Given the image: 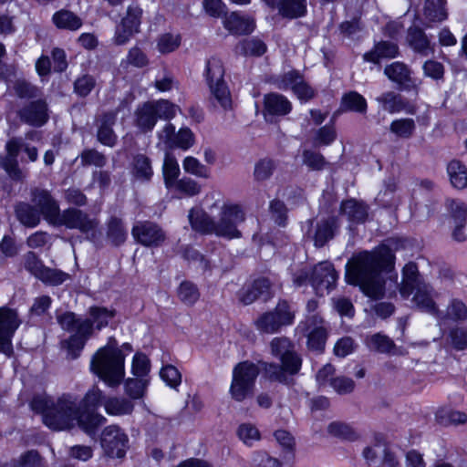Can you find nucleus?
I'll list each match as a JSON object with an SVG mask.
<instances>
[{
	"label": "nucleus",
	"instance_id": "1",
	"mask_svg": "<svg viewBox=\"0 0 467 467\" xmlns=\"http://www.w3.org/2000/svg\"><path fill=\"white\" fill-rule=\"evenodd\" d=\"M393 258L391 250L386 245L355 254L346 265L345 278L348 284L358 285L368 297L379 299L384 296L385 285L381 272L391 266Z\"/></svg>",
	"mask_w": 467,
	"mask_h": 467
},
{
	"label": "nucleus",
	"instance_id": "2",
	"mask_svg": "<svg viewBox=\"0 0 467 467\" xmlns=\"http://www.w3.org/2000/svg\"><path fill=\"white\" fill-rule=\"evenodd\" d=\"M30 406L34 411L42 414L44 424L54 431L75 426L81 408L78 398L70 394H63L57 399L37 395L33 398Z\"/></svg>",
	"mask_w": 467,
	"mask_h": 467
},
{
	"label": "nucleus",
	"instance_id": "3",
	"mask_svg": "<svg viewBox=\"0 0 467 467\" xmlns=\"http://www.w3.org/2000/svg\"><path fill=\"white\" fill-rule=\"evenodd\" d=\"M272 355L280 360L275 363H262L265 378L271 381L290 384L291 377L296 375L302 365V359L295 349V345L287 337H275L271 343Z\"/></svg>",
	"mask_w": 467,
	"mask_h": 467
},
{
	"label": "nucleus",
	"instance_id": "4",
	"mask_svg": "<svg viewBox=\"0 0 467 467\" xmlns=\"http://www.w3.org/2000/svg\"><path fill=\"white\" fill-rule=\"evenodd\" d=\"M125 356L115 338L109 337L106 346L99 348L90 360V370L107 386L118 387L125 376Z\"/></svg>",
	"mask_w": 467,
	"mask_h": 467
},
{
	"label": "nucleus",
	"instance_id": "5",
	"mask_svg": "<svg viewBox=\"0 0 467 467\" xmlns=\"http://www.w3.org/2000/svg\"><path fill=\"white\" fill-rule=\"evenodd\" d=\"M337 277L333 265L325 261L316 265L311 273L305 268L294 273L293 282L296 286H301L309 281L316 294L324 296L335 287Z\"/></svg>",
	"mask_w": 467,
	"mask_h": 467
},
{
	"label": "nucleus",
	"instance_id": "6",
	"mask_svg": "<svg viewBox=\"0 0 467 467\" xmlns=\"http://www.w3.org/2000/svg\"><path fill=\"white\" fill-rule=\"evenodd\" d=\"M176 110L177 107L165 99L145 102L135 110V126L147 133L153 130L159 119L169 120L174 118Z\"/></svg>",
	"mask_w": 467,
	"mask_h": 467
},
{
	"label": "nucleus",
	"instance_id": "7",
	"mask_svg": "<svg viewBox=\"0 0 467 467\" xmlns=\"http://www.w3.org/2000/svg\"><path fill=\"white\" fill-rule=\"evenodd\" d=\"M204 76L213 99L224 109L232 108V98L223 79L224 67L220 58L213 57L206 62Z\"/></svg>",
	"mask_w": 467,
	"mask_h": 467
},
{
	"label": "nucleus",
	"instance_id": "8",
	"mask_svg": "<svg viewBox=\"0 0 467 467\" xmlns=\"http://www.w3.org/2000/svg\"><path fill=\"white\" fill-rule=\"evenodd\" d=\"M259 368L249 361L238 363L233 370V379L230 386V395L238 402L244 401L254 393L255 379Z\"/></svg>",
	"mask_w": 467,
	"mask_h": 467
},
{
	"label": "nucleus",
	"instance_id": "9",
	"mask_svg": "<svg viewBox=\"0 0 467 467\" xmlns=\"http://www.w3.org/2000/svg\"><path fill=\"white\" fill-rule=\"evenodd\" d=\"M99 222L77 208H67L64 211H59L57 219L54 221L52 226L59 227L65 226L67 229H76L79 232L86 234L88 239L93 240L96 236V229Z\"/></svg>",
	"mask_w": 467,
	"mask_h": 467
},
{
	"label": "nucleus",
	"instance_id": "10",
	"mask_svg": "<svg viewBox=\"0 0 467 467\" xmlns=\"http://www.w3.org/2000/svg\"><path fill=\"white\" fill-rule=\"evenodd\" d=\"M244 220L245 213L239 204L224 203L219 220L215 222V234L227 239L240 238L241 232L237 227Z\"/></svg>",
	"mask_w": 467,
	"mask_h": 467
},
{
	"label": "nucleus",
	"instance_id": "11",
	"mask_svg": "<svg viewBox=\"0 0 467 467\" xmlns=\"http://www.w3.org/2000/svg\"><path fill=\"white\" fill-rule=\"evenodd\" d=\"M295 315L285 301H281L272 311L265 312L255 320L256 328L263 333L273 334L283 326L291 325Z\"/></svg>",
	"mask_w": 467,
	"mask_h": 467
},
{
	"label": "nucleus",
	"instance_id": "12",
	"mask_svg": "<svg viewBox=\"0 0 467 467\" xmlns=\"http://www.w3.org/2000/svg\"><path fill=\"white\" fill-rule=\"evenodd\" d=\"M100 445L106 456L120 459L129 448V438L119 426L110 425L102 431Z\"/></svg>",
	"mask_w": 467,
	"mask_h": 467
},
{
	"label": "nucleus",
	"instance_id": "13",
	"mask_svg": "<svg viewBox=\"0 0 467 467\" xmlns=\"http://www.w3.org/2000/svg\"><path fill=\"white\" fill-rule=\"evenodd\" d=\"M25 268L37 279L46 284L57 285L67 280L68 275L57 269L46 267L34 252H27L24 256Z\"/></svg>",
	"mask_w": 467,
	"mask_h": 467
},
{
	"label": "nucleus",
	"instance_id": "14",
	"mask_svg": "<svg viewBox=\"0 0 467 467\" xmlns=\"http://www.w3.org/2000/svg\"><path fill=\"white\" fill-rule=\"evenodd\" d=\"M20 324L16 310L6 306L0 307V352H12V338Z\"/></svg>",
	"mask_w": 467,
	"mask_h": 467
},
{
	"label": "nucleus",
	"instance_id": "15",
	"mask_svg": "<svg viewBox=\"0 0 467 467\" xmlns=\"http://www.w3.org/2000/svg\"><path fill=\"white\" fill-rule=\"evenodd\" d=\"M31 201L47 223L52 225L60 208L51 193L47 190L35 188L31 191Z\"/></svg>",
	"mask_w": 467,
	"mask_h": 467
},
{
	"label": "nucleus",
	"instance_id": "16",
	"mask_svg": "<svg viewBox=\"0 0 467 467\" xmlns=\"http://www.w3.org/2000/svg\"><path fill=\"white\" fill-rule=\"evenodd\" d=\"M445 205L453 223L452 238L457 242L466 241L467 204L458 199H448Z\"/></svg>",
	"mask_w": 467,
	"mask_h": 467
},
{
	"label": "nucleus",
	"instance_id": "17",
	"mask_svg": "<svg viewBox=\"0 0 467 467\" xmlns=\"http://www.w3.org/2000/svg\"><path fill=\"white\" fill-rule=\"evenodd\" d=\"M131 234L134 239L144 246H159L165 240L164 232L151 222L137 223Z\"/></svg>",
	"mask_w": 467,
	"mask_h": 467
},
{
	"label": "nucleus",
	"instance_id": "18",
	"mask_svg": "<svg viewBox=\"0 0 467 467\" xmlns=\"http://www.w3.org/2000/svg\"><path fill=\"white\" fill-rule=\"evenodd\" d=\"M303 325L307 332L308 348L316 351H322L327 337L323 318L318 315L313 314L306 317Z\"/></svg>",
	"mask_w": 467,
	"mask_h": 467
},
{
	"label": "nucleus",
	"instance_id": "19",
	"mask_svg": "<svg viewBox=\"0 0 467 467\" xmlns=\"http://www.w3.org/2000/svg\"><path fill=\"white\" fill-rule=\"evenodd\" d=\"M21 140L13 138L5 145L6 154L0 157V167L14 180L21 181L25 174L18 167L17 155L22 148Z\"/></svg>",
	"mask_w": 467,
	"mask_h": 467
},
{
	"label": "nucleus",
	"instance_id": "20",
	"mask_svg": "<svg viewBox=\"0 0 467 467\" xmlns=\"http://www.w3.org/2000/svg\"><path fill=\"white\" fill-rule=\"evenodd\" d=\"M384 74L392 82L398 85L400 90L417 89V83L411 78V70L402 62H393L387 65L384 68Z\"/></svg>",
	"mask_w": 467,
	"mask_h": 467
},
{
	"label": "nucleus",
	"instance_id": "21",
	"mask_svg": "<svg viewBox=\"0 0 467 467\" xmlns=\"http://www.w3.org/2000/svg\"><path fill=\"white\" fill-rule=\"evenodd\" d=\"M267 5L275 8L278 15L285 19L301 18L307 13L306 0H268Z\"/></svg>",
	"mask_w": 467,
	"mask_h": 467
},
{
	"label": "nucleus",
	"instance_id": "22",
	"mask_svg": "<svg viewBox=\"0 0 467 467\" xmlns=\"http://www.w3.org/2000/svg\"><path fill=\"white\" fill-rule=\"evenodd\" d=\"M413 293L412 302L420 311L436 318H441V311L439 310L434 301V290L429 284L421 285Z\"/></svg>",
	"mask_w": 467,
	"mask_h": 467
},
{
	"label": "nucleus",
	"instance_id": "23",
	"mask_svg": "<svg viewBox=\"0 0 467 467\" xmlns=\"http://www.w3.org/2000/svg\"><path fill=\"white\" fill-rule=\"evenodd\" d=\"M272 296V283L266 277H259L251 285L244 287L239 298L244 305H250L256 299L263 297L265 300Z\"/></svg>",
	"mask_w": 467,
	"mask_h": 467
},
{
	"label": "nucleus",
	"instance_id": "24",
	"mask_svg": "<svg viewBox=\"0 0 467 467\" xmlns=\"http://www.w3.org/2000/svg\"><path fill=\"white\" fill-rule=\"evenodd\" d=\"M19 116L24 122L40 127L48 119L47 105L43 99L32 101L20 110Z\"/></svg>",
	"mask_w": 467,
	"mask_h": 467
},
{
	"label": "nucleus",
	"instance_id": "25",
	"mask_svg": "<svg viewBox=\"0 0 467 467\" xmlns=\"http://www.w3.org/2000/svg\"><path fill=\"white\" fill-rule=\"evenodd\" d=\"M426 284L420 275L418 266L415 263L410 262L402 269V281L400 293L402 297L409 298L421 285Z\"/></svg>",
	"mask_w": 467,
	"mask_h": 467
},
{
	"label": "nucleus",
	"instance_id": "26",
	"mask_svg": "<svg viewBox=\"0 0 467 467\" xmlns=\"http://www.w3.org/2000/svg\"><path fill=\"white\" fill-rule=\"evenodd\" d=\"M265 113L271 116H285L292 110V103L289 99L276 92H271L264 97Z\"/></svg>",
	"mask_w": 467,
	"mask_h": 467
},
{
	"label": "nucleus",
	"instance_id": "27",
	"mask_svg": "<svg viewBox=\"0 0 467 467\" xmlns=\"http://www.w3.org/2000/svg\"><path fill=\"white\" fill-rule=\"evenodd\" d=\"M130 174L135 182H149L153 176L150 159L145 154H136L130 163Z\"/></svg>",
	"mask_w": 467,
	"mask_h": 467
},
{
	"label": "nucleus",
	"instance_id": "28",
	"mask_svg": "<svg viewBox=\"0 0 467 467\" xmlns=\"http://www.w3.org/2000/svg\"><path fill=\"white\" fill-rule=\"evenodd\" d=\"M223 26L234 35H248L254 29V21L250 16H241L237 12H233L225 16Z\"/></svg>",
	"mask_w": 467,
	"mask_h": 467
},
{
	"label": "nucleus",
	"instance_id": "29",
	"mask_svg": "<svg viewBox=\"0 0 467 467\" xmlns=\"http://www.w3.org/2000/svg\"><path fill=\"white\" fill-rule=\"evenodd\" d=\"M92 335V327H89L87 324H83L79 327V332L74 333L71 335L67 340L64 342L66 346L68 355L71 358H77L82 349L84 348L86 342Z\"/></svg>",
	"mask_w": 467,
	"mask_h": 467
},
{
	"label": "nucleus",
	"instance_id": "30",
	"mask_svg": "<svg viewBox=\"0 0 467 467\" xmlns=\"http://www.w3.org/2000/svg\"><path fill=\"white\" fill-rule=\"evenodd\" d=\"M340 213L346 215L348 221L354 223H364L368 215V206L355 199H349L342 202Z\"/></svg>",
	"mask_w": 467,
	"mask_h": 467
},
{
	"label": "nucleus",
	"instance_id": "31",
	"mask_svg": "<svg viewBox=\"0 0 467 467\" xmlns=\"http://www.w3.org/2000/svg\"><path fill=\"white\" fill-rule=\"evenodd\" d=\"M399 54L398 46L389 41H379L375 44L372 50L364 54V59L374 64L379 63L380 59L394 58Z\"/></svg>",
	"mask_w": 467,
	"mask_h": 467
},
{
	"label": "nucleus",
	"instance_id": "32",
	"mask_svg": "<svg viewBox=\"0 0 467 467\" xmlns=\"http://www.w3.org/2000/svg\"><path fill=\"white\" fill-rule=\"evenodd\" d=\"M15 213L18 222L26 227L33 228L41 222V214L38 210L26 202H17L15 205Z\"/></svg>",
	"mask_w": 467,
	"mask_h": 467
},
{
	"label": "nucleus",
	"instance_id": "33",
	"mask_svg": "<svg viewBox=\"0 0 467 467\" xmlns=\"http://www.w3.org/2000/svg\"><path fill=\"white\" fill-rule=\"evenodd\" d=\"M188 218L194 231L202 234H215V221L204 211L192 208L189 212Z\"/></svg>",
	"mask_w": 467,
	"mask_h": 467
},
{
	"label": "nucleus",
	"instance_id": "34",
	"mask_svg": "<svg viewBox=\"0 0 467 467\" xmlns=\"http://www.w3.org/2000/svg\"><path fill=\"white\" fill-rule=\"evenodd\" d=\"M407 41L410 47L421 55L427 56L431 51L430 40L419 27H410L408 30Z\"/></svg>",
	"mask_w": 467,
	"mask_h": 467
},
{
	"label": "nucleus",
	"instance_id": "35",
	"mask_svg": "<svg viewBox=\"0 0 467 467\" xmlns=\"http://www.w3.org/2000/svg\"><path fill=\"white\" fill-rule=\"evenodd\" d=\"M105 410L109 415H128L133 411L134 404L128 399L120 397H109L104 402Z\"/></svg>",
	"mask_w": 467,
	"mask_h": 467
},
{
	"label": "nucleus",
	"instance_id": "36",
	"mask_svg": "<svg viewBox=\"0 0 467 467\" xmlns=\"http://www.w3.org/2000/svg\"><path fill=\"white\" fill-rule=\"evenodd\" d=\"M337 228V220L334 217L318 222L314 236L315 245L317 247L325 245L328 240L333 238Z\"/></svg>",
	"mask_w": 467,
	"mask_h": 467
},
{
	"label": "nucleus",
	"instance_id": "37",
	"mask_svg": "<svg viewBox=\"0 0 467 467\" xmlns=\"http://www.w3.org/2000/svg\"><path fill=\"white\" fill-rule=\"evenodd\" d=\"M116 117L113 113L103 115L101 124L98 130V140L104 145L113 147L117 141L112 126L115 123Z\"/></svg>",
	"mask_w": 467,
	"mask_h": 467
},
{
	"label": "nucleus",
	"instance_id": "38",
	"mask_svg": "<svg viewBox=\"0 0 467 467\" xmlns=\"http://www.w3.org/2000/svg\"><path fill=\"white\" fill-rule=\"evenodd\" d=\"M376 101L381 105L384 110L389 113H397L403 110L406 103L401 95L394 91H387L376 98Z\"/></svg>",
	"mask_w": 467,
	"mask_h": 467
},
{
	"label": "nucleus",
	"instance_id": "39",
	"mask_svg": "<svg viewBox=\"0 0 467 467\" xmlns=\"http://www.w3.org/2000/svg\"><path fill=\"white\" fill-rule=\"evenodd\" d=\"M303 77L298 70L292 69L283 74L273 76L270 78V82L278 89H291L293 91Z\"/></svg>",
	"mask_w": 467,
	"mask_h": 467
},
{
	"label": "nucleus",
	"instance_id": "40",
	"mask_svg": "<svg viewBox=\"0 0 467 467\" xmlns=\"http://www.w3.org/2000/svg\"><path fill=\"white\" fill-rule=\"evenodd\" d=\"M450 181L453 187L464 189L467 186V168L459 161H451L447 167Z\"/></svg>",
	"mask_w": 467,
	"mask_h": 467
},
{
	"label": "nucleus",
	"instance_id": "41",
	"mask_svg": "<svg viewBox=\"0 0 467 467\" xmlns=\"http://www.w3.org/2000/svg\"><path fill=\"white\" fill-rule=\"evenodd\" d=\"M52 19L57 27L61 29L75 31L82 26L81 19L67 10L57 11L54 14Z\"/></svg>",
	"mask_w": 467,
	"mask_h": 467
},
{
	"label": "nucleus",
	"instance_id": "42",
	"mask_svg": "<svg viewBox=\"0 0 467 467\" xmlns=\"http://www.w3.org/2000/svg\"><path fill=\"white\" fill-rule=\"evenodd\" d=\"M127 230L123 223L117 217H111L108 222L107 237L113 245H120L127 239Z\"/></svg>",
	"mask_w": 467,
	"mask_h": 467
},
{
	"label": "nucleus",
	"instance_id": "43",
	"mask_svg": "<svg viewBox=\"0 0 467 467\" xmlns=\"http://www.w3.org/2000/svg\"><path fill=\"white\" fill-rule=\"evenodd\" d=\"M365 343L370 350L379 353H389L395 348L393 340L381 333L368 336Z\"/></svg>",
	"mask_w": 467,
	"mask_h": 467
},
{
	"label": "nucleus",
	"instance_id": "44",
	"mask_svg": "<svg viewBox=\"0 0 467 467\" xmlns=\"http://www.w3.org/2000/svg\"><path fill=\"white\" fill-rule=\"evenodd\" d=\"M446 0H426L424 16L431 22H441L447 18Z\"/></svg>",
	"mask_w": 467,
	"mask_h": 467
},
{
	"label": "nucleus",
	"instance_id": "45",
	"mask_svg": "<svg viewBox=\"0 0 467 467\" xmlns=\"http://www.w3.org/2000/svg\"><path fill=\"white\" fill-rule=\"evenodd\" d=\"M105 418L99 414L90 411H83L80 408L79 417L76 420L78 424L87 433H92L95 430L104 423Z\"/></svg>",
	"mask_w": 467,
	"mask_h": 467
},
{
	"label": "nucleus",
	"instance_id": "46",
	"mask_svg": "<svg viewBox=\"0 0 467 467\" xmlns=\"http://www.w3.org/2000/svg\"><path fill=\"white\" fill-rule=\"evenodd\" d=\"M57 323L60 325L62 329L68 332H79V327L85 323L89 327H92V322L89 319H83L78 317L73 312H65L57 317Z\"/></svg>",
	"mask_w": 467,
	"mask_h": 467
},
{
	"label": "nucleus",
	"instance_id": "47",
	"mask_svg": "<svg viewBox=\"0 0 467 467\" xmlns=\"http://www.w3.org/2000/svg\"><path fill=\"white\" fill-rule=\"evenodd\" d=\"M341 109L363 113L367 110V102L363 96L356 91H350L342 97Z\"/></svg>",
	"mask_w": 467,
	"mask_h": 467
},
{
	"label": "nucleus",
	"instance_id": "48",
	"mask_svg": "<svg viewBox=\"0 0 467 467\" xmlns=\"http://www.w3.org/2000/svg\"><path fill=\"white\" fill-rule=\"evenodd\" d=\"M162 171L165 186L168 189H172L173 184L178 181L177 178L180 174L179 164L173 156L166 154Z\"/></svg>",
	"mask_w": 467,
	"mask_h": 467
},
{
	"label": "nucleus",
	"instance_id": "49",
	"mask_svg": "<svg viewBox=\"0 0 467 467\" xmlns=\"http://www.w3.org/2000/svg\"><path fill=\"white\" fill-rule=\"evenodd\" d=\"M275 438L282 447L284 459L292 462L295 457L296 441L294 437L285 430H278L275 432Z\"/></svg>",
	"mask_w": 467,
	"mask_h": 467
},
{
	"label": "nucleus",
	"instance_id": "50",
	"mask_svg": "<svg viewBox=\"0 0 467 467\" xmlns=\"http://www.w3.org/2000/svg\"><path fill=\"white\" fill-rule=\"evenodd\" d=\"M451 319L453 321H464L467 319V306L466 305L459 300L452 299L447 306L446 314L441 312V318L438 320L444 321L445 319Z\"/></svg>",
	"mask_w": 467,
	"mask_h": 467
},
{
	"label": "nucleus",
	"instance_id": "51",
	"mask_svg": "<svg viewBox=\"0 0 467 467\" xmlns=\"http://www.w3.org/2000/svg\"><path fill=\"white\" fill-rule=\"evenodd\" d=\"M415 129V121L409 118L395 119L389 126L390 132L401 139L410 138L413 135Z\"/></svg>",
	"mask_w": 467,
	"mask_h": 467
},
{
	"label": "nucleus",
	"instance_id": "52",
	"mask_svg": "<svg viewBox=\"0 0 467 467\" xmlns=\"http://www.w3.org/2000/svg\"><path fill=\"white\" fill-rule=\"evenodd\" d=\"M180 34L164 33L157 40V48L161 54H168L175 51L181 45Z\"/></svg>",
	"mask_w": 467,
	"mask_h": 467
},
{
	"label": "nucleus",
	"instance_id": "53",
	"mask_svg": "<svg viewBox=\"0 0 467 467\" xmlns=\"http://www.w3.org/2000/svg\"><path fill=\"white\" fill-rule=\"evenodd\" d=\"M396 191L397 182L395 179L389 178L384 182V189L381 190L378 194V202L386 207H391L393 205H396L397 200L394 195Z\"/></svg>",
	"mask_w": 467,
	"mask_h": 467
},
{
	"label": "nucleus",
	"instance_id": "54",
	"mask_svg": "<svg viewBox=\"0 0 467 467\" xmlns=\"http://www.w3.org/2000/svg\"><path fill=\"white\" fill-rule=\"evenodd\" d=\"M92 326L95 324L97 329L107 327L109 320L115 316L114 311L105 307L92 306L88 310Z\"/></svg>",
	"mask_w": 467,
	"mask_h": 467
},
{
	"label": "nucleus",
	"instance_id": "55",
	"mask_svg": "<svg viewBox=\"0 0 467 467\" xmlns=\"http://www.w3.org/2000/svg\"><path fill=\"white\" fill-rule=\"evenodd\" d=\"M178 296L183 304L192 306L198 301L200 293L194 284L189 281H184L178 288Z\"/></svg>",
	"mask_w": 467,
	"mask_h": 467
},
{
	"label": "nucleus",
	"instance_id": "56",
	"mask_svg": "<svg viewBox=\"0 0 467 467\" xmlns=\"http://www.w3.org/2000/svg\"><path fill=\"white\" fill-rule=\"evenodd\" d=\"M149 380L146 379H128L125 381V393L133 400L140 399L144 396Z\"/></svg>",
	"mask_w": 467,
	"mask_h": 467
},
{
	"label": "nucleus",
	"instance_id": "57",
	"mask_svg": "<svg viewBox=\"0 0 467 467\" xmlns=\"http://www.w3.org/2000/svg\"><path fill=\"white\" fill-rule=\"evenodd\" d=\"M275 162L271 159H262L255 163L254 177L257 182L268 180L275 170Z\"/></svg>",
	"mask_w": 467,
	"mask_h": 467
},
{
	"label": "nucleus",
	"instance_id": "58",
	"mask_svg": "<svg viewBox=\"0 0 467 467\" xmlns=\"http://www.w3.org/2000/svg\"><path fill=\"white\" fill-rule=\"evenodd\" d=\"M142 9L139 5H130L127 8L125 16L120 20L125 26L133 29L136 33L140 32L141 24Z\"/></svg>",
	"mask_w": 467,
	"mask_h": 467
},
{
	"label": "nucleus",
	"instance_id": "59",
	"mask_svg": "<svg viewBox=\"0 0 467 467\" xmlns=\"http://www.w3.org/2000/svg\"><path fill=\"white\" fill-rule=\"evenodd\" d=\"M194 141L193 132L189 128H182L176 132L171 148H179L186 150L194 144Z\"/></svg>",
	"mask_w": 467,
	"mask_h": 467
},
{
	"label": "nucleus",
	"instance_id": "60",
	"mask_svg": "<svg viewBox=\"0 0 467 467\" xmlns=\"http://www.w3.org/2000/svg\"><path fill=\"white\" fill-rule=\"evenodd\" d=\"M303 163L313 171H321L327 164L325 157L317 151L305 150L302 154Z\"/></svg>",
	"mask_w": 467,
	"mask_h": 467
},
{
	"label": "nucleus",
	"instance_id": "61",
	"mask_svg": "<svg viewBox=\"0 0 467 467\" xmlns=\"http://www.w3.org/2000/svg\"><path fill=\"white\" fill-rule=\"evenodd\" d=\"M237 435L246 445H253L254 441H259L261 436L257 428L251 423H243L237 430Z\"/></svg>",
	"mask_w": 467,
	"mask_h": 467
},
{
	"label": "nucleus",
	"instance_id": "62",
	"mask_svg": "<svg viewBox=\"0 0 467 467\" xmlns=\"http://www.w3.org/2000/svg\"><path fill=\"white\" fill-rule=\"evenodd\" d=\"M183 169L186 172L198 177L208 178L210 176L209 169L194 157L189 156L184 159Z\"/></svg>",
	"mask_w": 467,
	"mask_h": 467
},
{
	"label": "nucleus",
	"instance_id": "63",
	"mask_svg": "<svg viewBox=\"0 0 467 467\" xmlns=\"http://www.w3.org/2000/svg\"><path fill=\"white\" fill-rule=\"evenodd\" d=\"M81 164L84 166L94 165L96 167H103L106 162V157L94 149L85 150L80 154Z\"/></svg>",
	"mask_w": 467,
	"mask_h": 467
},
{
	"label": "nucleus",
	"instance_id": "64",
	"mask_svg": "<svg viewBox=\"0 0 467 467\" xmlns=\"http://www.w3.org/2000/svg\"><path fill=\"white\" fill-rule=\"evenodd\" d=\"M106 399L102 390L94 387L87 392L82 401H80V404H83L87 410L86 411H88L89 409H95L101 404L103 405Z\"/></svg>",
	"mask_w": 467,
	"mask_h": 467
}]
</instances>
